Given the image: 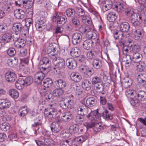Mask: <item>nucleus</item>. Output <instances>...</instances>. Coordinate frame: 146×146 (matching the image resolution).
I'll list each match as a JSON object with an SVG mask.
<instances>
[{
    "instance_id": "12",
    "label": "nucleus",
    "mask_w": 146,
    "mask_h": 146,
    "mask_svg": "<svg viewBox=\"0 0 146 146\" xmlns=\"http://www.w3.org/2000/svg\"><path fill=\"white\" fill-rule=\"evenodd\" d=\"M56 44H50L47 48V52L48 54H50L52 56H54V53L57 49L56 48Z\"/></svg>"
},
{
    "instance_id": "51",
    "label": "nucleus",
    "mask_w": 146,
    "mask_h": 146,
    "mask_svg": "<svg viewBox=\"0 0 146 146\" xmlns=\"http://www.w3.org/2000/svg\"><path fill=\"white\" fill-rule=\"evenodd\" d=\"M139 64L137 66V70L140 72H141L143 70L145 67V63L141 61L139 62Z\"/></svg>"
},
{
    "instance_id": "15",
    "label": "nucleus",
    "mask_w": 146,
    "mask_h": 146,
    "mask_svg": "<svg viewBox=\"0 0 146 146\" xmlns=\"http://www.w3.org/2000/svg\"><path fill=\"white\" fill-rule=\"evenodd\" d=\"M53 81L52 79L49 78L45 79L43 82V89L44 90H47V89L52 86Z\"/></svg>"
},
{
    "instance_id": "8",
    "label": "nucleus",
    "mask_w": 146,
    "mask_h": 146,
    "mask_svg": "<svg viewBox=\"0 0 146 146\" xmlns=\"http://www.w3.org/2000/svg\"><path fill=\"white\" fill-rule=\"evenodd\" d=\"M66 63L68 68L71 69H75L77 66L76 61L72 58L67 59L66 60Z\"/></svg>"
},
{
    "instance_id": "36",
    "label": "nucleus",
    "mask_w": 146,
    "mask_h": 146,
    "mask_svg": "<svg viewBox=\"0 0 146 146\" xmlns=\"http://www.w3.org/2000/svg\"><path fill=\"white\" fill-rule=\"evenodd\" d=\"M138 100L141 101L146 100V92L144 91H139L137 93Z\"/></svg>"
},
{
    "instance_id": "17",
    "label": "nucleus",
    "mask_w": 146,
    "mask_h": 146,
    "mask_svg": "<svg viewBox=\"0 0 146 146\" xmlns=\"http://www.w3.org/2000/svg\"><path fill=\"white\" fill-rule=\"evenodd\" d=\"M26 42L24 39L17 38L14 43V45L17 48H21L25 46Z\"/></svg>"
},
{
    "instance_id": "53",
    "label": "nucleus",
    "mask_w": 146,
    "mask_h": 146,
    "mask_svg": "<svg viewBox=\"0 0 146 146\" xmlns=\"http://www.w3.org/2000/svg\"><path fill=\"white\" fill-rule=\"evenodd\" d=\"M130 102L131 105L133 106H138L140 104V102L136 98H132Z\"/></svg>"
},
{
    "instance_id": "6",
    "label": "nucleus",
    "mask_w": 146,
    "mask_h": 146,
    "mask_svg": "<svg viewBox=\"0 0 146 146\" xmlns=\"http://www.w3.org/2000/svg\"><path fill=\"white\" fill-rule=\"evenodd\" d=\"M86 126L87 128L94 127V130L95 132L100 131L103 129L102 127L99 125V123L96 122L87 123Z\"/></svg>"
},
{
    "instance_id": "23",
    "label": "nucleus",
    "mask_w": 146,
    "mask_h": 146,
    "mask_svg": "<svg viewBox=\"0 0 146 146\" xmlns=\"http://www.w3.org/2000/svg\"><path fill=\"white\" fill-rule=\"evenodd\" d=\"M56 86L59 89H62L66 86V83L65 81L61 79H59L55 81Z\"/></svg>"
},
{
    "instance_id": "32",
    "label": "nucleus",
    "mask_w": 146,
    "mask_h": 146,
    "mask_svg": "<svg viewBox=\"0 0 146 146\" xmlns=\"http://www.w3.org/2000/svg\"><path fill=\"white\" fill-rule=\"evenodd\" d=\"M22 6L25 9H29L31 8L33 5V2L32 1L27 0H22Z\"/></svg>"
},
{
    "instance_id": "46",
    "label": "nucleus",
    "mask_w": 146,
    "mask_h": 146,
    "mask_svg": "<svg viewBox=\"0 0 146 146\" xmlns=\"http://www.w3.org/2000/svg\"><path fill=\"white\" fill-rule=\"evenodd\" d=\"M115 7L114 8L115 11L118 12H120L123 11L124 5L123 3L120 2L118 3L117 5H115Z\"/></svg>"
},
{
    "instance_id": "14",
    "label": "nucleus",
    "mask_w": 146,
    "mask_h": 146,
    "mask_svg": "<svg viewBox=\"0 0 146 146\" xmlns=\"http://www.w3.org/2000/svg\"><path fill=\"white\" fill-rule=\"evenodd\" d=\"M88 108L85 105L80 107L78 109V113L80 115H85L88 113Z\"/></svg>"
},
{
    "instance_id": "27",
    "label": "nucleus",
    "mask_w": 146,
    "mask_h": 146,
    "mask_svg": "<svg viewBox=\"0 0 146 146\" xmlns=\"http://www.w3.org/2000/svg\"><path fill=\"white\" fill-rule=\"evenodd\" d=\"M96 102V100L93 97H89L86 100V104L90 107H92L95 106Z\"/></svg>"
},
{
    "instance_id": "31",
    "label": "nucleus",
    "mask_w": 146,
    "mask_h": 146,
    "mask_svg": "<svg viewBox=\"0 0 146 146\" xmlns=\"http://www.w3.org/2000/svg\"><path fill=\"white\" fill-rule=\"evenodd\" d=\"M65 66V61L62 58H59L57 60V63L55 66L58 68V70L62 69L64 68Z\"/></svg>"
},
{
    "instance_id": "44",
    "label": "nucleus",
    "mask_w": 146,
    "mask_h": 146,
    "mask_svg": "<svg viewBox=\"0 0 146 146\" xmlns=\"http://www.w3.org/2000/svg\"><path fill=\"white\" fill-rule=\"evenodd\" d=\"M64 93V91L62 89L57 88L53 91L52 95L54 96L58 97L62 95Z\"/></svg>"
},
{
    "instance_id": "55",
    "label": "nucleus",
    "mask_w": 146,
    "mask_h": 146,
    "mask_svg": "<svg viewBox=\"0 0 146 146\" xmlns=\"http://www.w3.org/2000/svg\"><path fill=\"white\" fill-rule=\"evenodd\" d=\"M16 53V52L14 48H10L7 50V54L8 55L13 56H14Z\"/></svg>"
},
{
    "instance_id": "60",
    "label": "nucleus",
    "mask_w": 146,
    "mask_h": 146,
    "mask_svg": "<svg viewBox=\"0 0 146 146\" xmlns=\"http://www.w3.org/2000/svg\"><path fill=\"white\" fill-rule=\"evenodd\" d=\"M122 32L121 31H115L113 33V37L115 39H118L120 36L122 35Z\"/></svg>"
},
{
    "instance_id": "48",
    "label": "nucleus",
    "mask_w": 146,
    "mask_h": 146,
    "mask_svg": "<svg viewBox=\"0 0 146 146\" xmlns=\"http://www.w3.org/2000/svg\"><path fill=\"white\" fill-rule=\"evenodd\" d=\"M71 133L69 129L62 131L61 133V136L62 137L64 138H66L70 136Z\"/></svg>"
},
{
    "instance_id": "34",
    "label": "nucleus",
    "mask_w": 146,
    "mask_h": 146,
    "mask_svg": "<svg viewBox=\"0 0 146 146\" xmlns=\"http://www.w3.org/2000/svg\"><path fill=\"white\" fill-rule=\"evenodd\" d=\"M117 17V15L113 12H111L108 13L107 16L108 19L110 22L115 21Z\"/></svg>"
},
{
    "instance_id": "35",
    "label": "nucleus",
    "mask_w": 146,
    "mask_h": 146,
    "mask_svg": "<svg viewBox=\"0 0 146 146\" xmlns=\"http://www.w3.org/2000/svg\"><path fill=\"white\" fill-rule=\"evenodd\" d=\"M72 115L69 113H65L62 114V119L63 121L65 122H68L72 119Z\"/></svg>"
},
{
    "instance_id": "3",
    "label": "nucleus",
    "mask_w": 146,
    "mask_h": 146,
    "mask_svg": "<svg viewBox=\"0 0 146 146\" xmlns=\"http://www.w3.org/2000/svg\"><path fill=\"white\" fill-rule=\"evenodd\" d=\"M86 118L89 120L91 121H96L100 117L99 113L98 110L91 111L88 115L86 116Z\"/></svg>"
},
{
    "instance_id": "13",
    "label": "nucleus",
    "mask_w": 146,
    "mask_h": 146,
    "mask_svg": "<svg viewBox=\"0 0 146 146\" xmlns=\"http://www.w3.org/2000/svg\"><path fill=\"white\" fill-rule=\"evenodd\" d=\"M92 65L94 68L98 70L100 69L102 66V62L98 58H95L93 60Z\"/></svg>"
},
{
    "instance_id": "39",
    "label": "nucleus",
    "mask_w": 146,
    "mask_h": 146,
    "mask_svg": "<svg viewBox=\"0 0 146 146\" xmlns=\"http://www.w3.org/2000/svg\"><path fill=\"white\" fill-rule=\"evenodd\" d=\"M67 21V19L66 16L63 15H62L56 21L58 25H64Z\"/></svg>"
},
{
    "instance_id": "56",
    "label": "nucleus",
    "mask_w": 146,
    "mask_h": 146,
    "mask_svg": "<svg viewBox=\"0 0 146 146\" xmlns=\"http://www.w3.org/2000/svg\"><path fill=\"white\" fill-rule=\"evenodd\" d=\"M96 88L98 92L99 93H102L103 94H104V93L103 92L104 91V87L101 84H98L96 86Z\"/></svg>"
},
{
    "instance_id": "18",
    "label": "nucleus",
    "mask_w": 146,
    "mask_h": 146,
    "mask_svg": "<svg viewBox=\"0 0 146 146\" xmlns=\"http://www.w3.org/2000/svg\"><path fill=\"white\" fill-rule=\"evenodd\" d=\"M93 45V41L91 39H88L85 40L83 44L84 48L87 50H89L92 48Z\"/></svg>"
},
{
    "instance_id": "5",
    "label": "nucleus",
    "mask_w": 146,
    "mask_h": 146,
    "mask_svg": "<svg viewBox=\"0 0 146 146\" xmlns=\"http://www.w3.org/2000/svg\"><path fill=\"white\" fill-rule=\"evenodd\" d=\"M5 78L7 82H12L15 81L17 76L15 73L11 71L7 72L5 74Z\"/></svg>"
},
{
    "instance_id": "33",
    "label": "nucleus",
    "mask_w": 146,
    "mask_h": 146,
    "mask_svg": "<svg viewBox=\"0 0 146 146\" xmlns=\"http://www.w3.org/2000/svg\"><path fill=\"white\" fill-rule=\"evenodd\" d=\"M11 103L7 102L4 100H0V109H6L9 108L11 105Z\"/></svg>"
},
{
    "instance_id": "22",
    "label": "nucleus",
    "mask_w": 146,
    "mask_h": 146,
    "mask_svg": "<svg viewBox=\"0 0 146 146\" xmlns=\"http://www.w3.org/2000/svg\"><path fill=\"white\" fill-rule=\"evenodd\" d=\"M132 81L129 77H125L124 78L122 84L123 87L125 88H128L132 85Z\"/></svg>"
},
{
    "instance_id": "37",
    "label": "nucleus",
    "mask_w": 146,
    "mask_h": 146,
    "mask_svg": "<svg viewBox=\"0 0 146 146\" xmlns=\"http://www.w3.org/2000/svg\"><path fill=\"white\" fill-rule=\"evenodd\" d=\"M9 93L10 96L15 99L17 98L19 96L18 91L15 89H11L9 91Z\"/></svg>"
},
{
    "instance_id": "40",
    "label": "nucleus",
    "mask_w": 146,
    "mask_h": 146,
    "mask_svg": "<svg viewBox=\"0 0 146 146\" xmlns=\"http://www.w3.org/2000/svg\"><path fill=\"white\" fill-rule=\"evenodd\" d=\"M12 36L10 34L6 33L4 34L2 37V39L0 40V42L3 41L4 42H8L11 39Z\"/></svg>"
},
{
    "instance_id": "63",
    "label": "nucleus",
    "mask_w": 146,
    "mask_h": 146,
    "mask_svg": "<svg viewBox=\"0 0 146 146\" xmlns=\"http://www.w3.org/2000/svg\"><path fill=\"white\" fill-rule=\"evenodd\" d=\"M90 37L91 38H90V39H95L97 43H98L99 42V36L98 35H97L95 32L94 31L93 32Z\"/></svg>"
},
{
    "instance_id": "16",
    "label": "nucleus",
    "mask_w": 146,
    "mask_h": 146,
    "mask_svg": "<svg viewBox=\"0 0 146 146\" xmlns=\"http://www.w3.org/2000/svg\"><path fill=\"white\" fill-rule=\"evenodd\" d=\"M50 129L52 132L57 133L60 129V124L57 122H53L50 125Z\"/></svg>"
},
{
    "instance_id": "25",
    "label": "nucleus",
    "mask_w": 146,
    "mask_h": 146,
    "mask_svg": "<svg viewBox=\"0 0 146 146\" xmlns=\"http://www.w3.org/2000/svg\"><path fill=\"white\" fill-rule=\"evenodd\" d=\"M80 50L78 48L74 47L72 48L70 51V54L74 57H78L80 54Z\"/></svg>"
},
{
    "instance_id": "42",
    "label": "nucleus",
    "mask_w": 146,
    "mask_h": 146,
    "mask_svg": "<svg viewBox=\"0 0 146 146\" xmlns=\"http://www.w3.org/2000/svg\"><path fill=\"white\" fill-rule=\"evenodd\" d=\"M65 12L66 15L68 17H73L75 14L74 9L72 8L67 9L66 10Z\"/></svg>"
},
{
    "instance_id": "9",
    "label": "nucleus",
    "mask_w": 146,
    "mask_h": 146,
    "mask_svg": "<svg viewBox=\"0 0 146 146\" xmlns=\"http://www.w3.org/2000/svg\"><path fill=\"white\" fill-rule=\"evenodd\" d=\"M101 116L106 121H110L112 119L113 114L110 113L107 110H105L101 113Z\"/></svg>"
},
{
    "instance_id": "24",
    "label": "nucleus",
    "mask_w": 146,
    "mask_h": 146,
    "mask_svg": "<svg viewBox=\"0 0 146 146\" xmlns=\"http://www.w3.org/2000/svg\"><path fill=\"white\" fill-rule=\"evenodd\" d=\"M130 28L129 23L127 22H124L121 23L120 26V29L121 32H127Z\"/></svg>"
},
{
    "instance_id": "21",
    "label": "nucleus",
    "mask_w": 146,
    "mask_h": 146,
    "mask_svg": "<svg viewBox=\"0 0 146 146\" xmlns=\"http://www.w3.org/2000/svg\"><path fill=\"white\" fill-rule=\"evenodd\" d=\"M14 15L17 19H22L25 17V13L20 9H17L14 11Z\"/></svg>"
},
{
    "instance_id": "41",
    "label": "nucleus",
    "mask_w": 146,
    "mask_h": 146,
    "mask_svg": "<svg viewBox=\"0 0 146 146\" xmlns=\"http://www.w3.org/2000/svg\"><path fill=\"white\" fill-rule=\"evenodd\" d=\"M45 74L42 72H38L36 74V77H37V80L38 84H40L45 77Z\"/></svg>"
},
{
    "instance_id": "4",
    "label": "nucleus",
    "mask_w": 146,
    "mask_h": 146,
    "mask_svg": "<svg viewBox=\"0 0 146 146\" xmlns=\"http://www.w3.org/2000/svg\"><path fill=\"white\" fill-rule=\"evenodd\" d=\"M101 1V3L102 4V10L104 12L106 11L110 10L113 6V3L111 0Z\"/></svg>"
},
{
    "instance_id": "52",
    "label": "nucleus",
    "mask_w": 146,
    "mask_h": 146,
    "mask_svg": "<svg viewBox=\"0 0 146 146\" xmlns=\"http://www.w3.org/2000/svg\"><path fill=\"white\" fill-rule=\"evenodd\" d=\"M71 22L72 24L75 27H78L80 25V22L76 16L73 17L71 19Z\"/></svg>"
},
{
    "instance_id": "50",
    "label": "nucleus",
    "mask_w": 146,
    "mask_h": 146,
    "mask_svg": "<svg viewBox=\"0 0 146 146\" xmlns=\"http://www.w3.org/2000/svg\"><path fill=\"white\" fill-rule=\"evenodd\" d=\"M59 105L60 107L63 109H71L72 107V105L71 104L67 105L66 103L63 101H61L60 102Z\"/></svg>"
},
{
    "instance_id": "59",
    "label": "nucleus",
    "mask_w": 146,
    "mask_h": 146,
    "mask_svg": "<svg viewBox=\"0 0 146 146\" xmlns=\"http://www.w3.org/2000/svg\"><path fill=\"white\" fill-rule=\"evenodd\" d=\"M49 59L46 57H44L40 62V64L41 65H47L49 63Z\"/></svg>"
},
{
    "instance_id": "54",
    "label": "nucleus",
    "mask_w": 146,
    "mask_h": 146,
    "mask_svg": "<svg viewBox=\"0 0 146 146\" xmlns=\"http://www.w3.org/2000/svg\"><path fill=\"white\" fill-rule=\"evenodd\" d=\"M23 78L24 79L25 85L26 86L30 85L33 82V80L31 77L29 76L26 78Z\"/></svg>"
},
{
    "instance_id": "26",
    "label": "nucleus",
    "mask_w": 146,
    "mask_h": 146,
    "mask_svg": "<svg viewBox=\"0 0 146 146\" xmlns=\"http://www.w3.org/2000/svg\"><path fill=\"white\" fill-rule=\"evenodd\" d=\"M102 75L101 74L99 76H96L92 77L91 82L93 85L100 83L102 82L103 78Z\"/></svg>"
},
{
    "instance_id": "7",
    "label": "nucleus",
    "mask_w": 146,
    "mask_h": 146,
    "mask_svg": "<svg viewBox=\"0 0 146 146\" xmlns=\"http://www.w3.org/2000/svg\"><path fill=\"white\" fill-rule=\"evenodd\" d=\"M82 35L80 33H75L72 35V41L73 44L76 45L79 43L82 39Z\"/></svg>"
},
{
    "instance_id": "61",
    "label": "nucleus",
    "mask_w": 146,
    "mask_h": 146,
    "mask_svg": "<svg viewBox=\"0 0 146 146\" xmlns=\"http://www.w3.org/2000/svg\"><path fill=\"white\" fill-rule=\"evenodd\" d=\"M86 56L89 59L91 60L95 57V54L94 52L90 51L87 52Z\"/></svg>"
},
{
    "instance_id": "58",
    "label": "nucleus",
    "mask_w": 146,
    "mask_h": 146,
    "mask_svg": "<svg viewBox=\"0 0 146 146\" xmlns=\"http://www.w3.org/2000/svg\"><path fill=\"white\" fill-rule=\"evenodd\" d=\"M87 138V136L84 135V136H81L78 137L76 138V139L79 143H82L86 140Z\"/></svg>"
},
{
    "instance_id": "1",
    "label": "nucleus",
    "mask_w": 146,
    "mask_h": 146,
    "mask_svg": "<svg viewBox=\"0 0 146 146\" xmlns=\"http://www.w3.org/2000/svg\"><path fill=\"white\" fill-rule=\"evenodd\" d=\"M142 17L139 13H135L130 18L131 22L134 26L139 25L142 22Z\"/></svg>"
},
{
    "instance_id": "38",
    "label": "nucleus",
    "mask_w": 146,
    "mask_h": 146,
    "mask_svg": "<svg viewBox=\"0 0 146 146\" xmlns=\"http://www.w3.org/2000/svg\"><path fill=\"white\" fill-rule=\"evenodd\" d=\"M138 82L140 84H143L146 82V74H141L138 75L137 77Z\"/></svg>"
},
{
    "instance_id": "49",
    "label": "nucleus",
    "mask_w": 146,
    "mask_h": 146,
    "mask_svg": "<svg viewBox=\"0 0 146 146\" xmlns=\"http://www.w3.org/2000/svg\"><path fill=\"white\" fill-rule=\"evenodd\" d=\"M10 125L7 123H3L0 125V128L3 131H6L9 130L10 128Z\"/></svg>"
},
{
    "instance_id": "29",
    "label": "nucleus",
    "mask_w": 146,
    "mask_h": 146,
    "mask_svg": "<svg viewBox=\"0 0 146 146\" xmlns=\"http://www.w3.org/2000/svg\"><path fill=\"white\" fill-rule=\"evenodd\" d=\"M29 112V109L27 106H22L21 108L19 111V115L21 117L25 116Z\"/></svg>"
},
{
    "instance_id": "19",
    "label": "nucleus",
    "mask_w": 146,
    "mask_h": 146,
    "mask_svg": "<svg viewBox=\"0 0 146 146\" xmlns=\"http://www.w3.org/2000/svg\"><path fill=\"white\" fill-rule=\"evenodd\" d=\"M22 29V25L21 23H16L13 24L12 29L15 32V33L16 35L20 33Z\"/></svg>"
},
{
    "instance_id": "2",
    "label": "nucleus",
    "mask_w": 146,
    "mask_h": 146,
    "mask_svg": "<svg viewBox=\"0 0 146 146\" xmlns=\"http://www.w3.org/2000/svg\"><path fill=\"white\" fill-rule=\"evenodd\" d=\"M57 114V110L54 108H51L49 109L48 113L44 114V116L46 119L49 121H51Z\"/></svg>"
},
{
    "instance_id": "11",
    "label": "nucleus",
    "mask_w": 146,
    "mask_h": 146,
    "mask_svg": "<svg viewBox=\"0 0 146 146\" xmlns=\"http://www.w3.org/2000/svg\"><path fill=\"white\" fill-rule=\"evenodd\" d=\"M142 58V55L139 53H133L131 58V62L137 63L141 61Z\"/></svg>"
},
{
    "instance_id": "43",
    "label": "nucleus",
    "mask_w": 146,
    "mask_h": 146,
    "mask_svg": "<svg viewBox=\"0 0 146 146\" xmlns=\"http://www.w3.org/2000/svg\"><path fill=\"white\" fill-rule=\"evenodd\" d=\"M134 38L135 40L141 39L142 37V33L139 29L136 30L134 32Z\"/></svg>"
},
{
    "instance_id": "20",
    "label": "nucleus",
    "mask_w": 146,
    "mask_h": 146,
    "mask_svg": "<svg viewBox=\"0 0 146 146\" xmlns=\"http://www.w3.org/2000/svg\"><path fill=\"white\" fill-rule=\"evenodd\" d=\"M70 77L72 80L77 82H80L82 79L81 76L78 73L76 72L72 73Z\"/></svg>"
},
{
    "instance_id": "57",
    "label": "nucleus",
    "mask_w": 146,
    "mask_h": 146,
    "mask_svg": "<svg viewBox=\"0 0 146 146\" xmlns=\"http://www.w3.org/2000/svg\"><path fill=\"white\" fill-rule=\"evenodd\" d=\"M90 26H82L80 27L79 28V31L81 33H86L87 31L90 29Z\"/></svg>"
},
{
    "instance_id": "62",
    "label": "nucleus",
    "mask_w": 146,
    "mask_h": 146,
    "mask_svg": "<svg viewBox=\"0 0 146 146\" xmlns=\"http://www.w3.org/2000/svg\"><path fill=\"white\" fill-rule=\"evenodd\" d=\"M127 16L131 18L135 13H134L132 9H127L125 11Z\"/></svg>"
},
{
    "instance_id": "28",
    "label": "nucleus",
    "mask_w": 146,
    "mask_h": 146,
    "mask_svg": "<svg viewBox=\"0 0 146 146\" xmlns=\"http://www.w3.org/2000/svg\"><path fill=\"white\" fill-rule=\"evenodd\" d=\"M91 86L90 81L87 79L84 80L82 83L83 88L85 90L88 91L91 89Z\"/></svg>"
},
{
    "instance_id": "30",
    "label": "nucleus",
    "mask_w": 146,
    "mask_h": 146,
    "mask_svg": "<svg viewBox=\"0 0 146 146\" xmlns=\"http://www.w3.org/2000/svg\"><path fill=\"white\" fill-rule=\"evenodd\" d=\"M9 66L11 67L16 66L18 64V60L17 58L15 57L8 59L7 61Z\"/></svg>"
},
{
    "instance_id": "64",
    "label": "nucleus",
    "mask_w": 146,
    "mask_h": 146,
    "mask_svg": "<svg viewBox=\"0 0 146 146\" xmlns=\"http://www.w3.org/2000/svg\"><path fill=\"white\" fill-rule=\"evenodd\" d=\"M84 76L86 78L90 77L92 75V72L90 68H89L84 74Z\"/></svg>"
},
{
    "instance_id": "10",
    "label": "nucleus",
    "mask_w": 146,
    "mask_h": 146,
    "mask_svg": "<svg viewBox=\"0 0 146 146\" xmlns=\"http://www.w3.org/2000/svg\"><path fill=\"white\" fill-rule=\"evenodd\" d=\"M24 79L22 77H20L17 80L15 84L16 87L19 90L23 88L25 85Z\"/></svg>"
},
{
    "instance_id": "45",
    "label": "nucleus",
    "mask_w": 146,
    "mask_h": 146,
    "mask_svg": "<svg viewBox=\"0 0 146 146\" xmlns=\"http://www.w3.org/2000/svg\"><path fill=\"white\" fill-rule=\"evenodd\" d=\"M69 129L71 133H76L79 131V126L77 125H73L70 126Z\"/></svg>"
},
{
    "instance_id": "47",
    "label": "nucleus",
    "mask_w": 146,
    "mask_h": 146,
    "mask_svg": "<svg viewBox=\"0 0 146 146\" xmlns=\"http://www.w3.org/2000/svg\"><path fill=\"white\" fill-rule=\"evenodd\" d=\"M45 23L42 20H38L36 23L35 26L36 29H43V27L45 26Z\"/></svg>"
}]
</instances>
